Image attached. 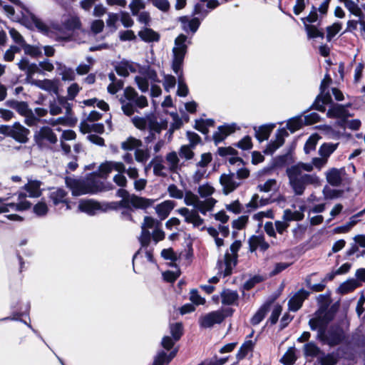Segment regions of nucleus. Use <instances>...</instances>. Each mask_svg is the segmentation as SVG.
Here are the masks:
<instances>
[{
  "instance_id": "864d4df0",
  "label": "nucleus",
  "mask_w": 365,
  "mask_h": 365,
  "mask_svg": "<svg viewBox=\"0 0 365 365\" xmlns=\"http://www.w3.org/2000/svg\"><path fill=\"white\" fill-rule=\"evenodd\" d=\"M304 28L309 38H324V33L319 31L315 26L304 24Z\"/></svg>"
},
{
  "instance_id": "6ab92c4d",
  "label": "nucleus",
  "mask_w": 365,
  "mask_h": 365,
  "mask_svg": "<svg viewBox=\"0 0 365 365\" xmlns=\"http://www.w3.org/2000/svg\"><path fill=\"white\" fill-rule=\"evenodd\" d=\"M224 319L222 311H214L201 316L199 318V324L202 328L208 329L216 324H220Z\"/></svg>"
},
{
  "instance_id": "a19ab883",
  "label": "nucleus",
  "mask_w": 365,
  "mask_h": 365,
  "mask_svg": "<svg viewBox=\"0 0 365 365\" xmlns=\"http://www.w3.org/2000/svg\"><path fill=\"white\" fill-rule=\"evenodd\" d=\"M178 349H175L167 355L165 352L160 351L155 356L153 365H163L168 364L176 355Z\"/></svg>"
},
{
  "instance_id": "7ed1b4c3",
  "label": "nucleus",
  "mask_w": 365,
  "mask_h": 365,
  "mask_svg": "<svg viewBox=\"0 0 365 365\" xmlns=\"http://www.w3.org/2000/svg\"><path fill=\"white\" fill-rule=\"evenodd\" d=\"M15 5V8L10 5H4L3 9L8 17L14 21L20 22L27 28L33 25L41 33L48 35L49 27L41 19L26 9L19 0H9Z\"/></svg>"
},
{
  "instance_id": "cd10ccee",
  "label": "nucleus",
  "mask_w": 365,
  "mask_h": 365,
  "mask_svg": "<svg viewBox=\"0 0 365 365\" xmlns=\"http://www.w3.org/2000/svg\"><path fill=\"white\" fill-rule=\"evenodd\" d=\"M42 182L37 180H29L28 182L23 187V189L28 192L30 197H38L42 194L41 189Z\"/></svg>"
},
{
  "instance_id": "3c124183",
  "label": "nucleus",
  "mask_w": 365,
  "mask_h": 365,
  "mask_svg": "<svg viewBox=\"0 0 365 365\" xmlns=\"http://www.w3.org/2000/svg\"><path fill=\"white\" fill-rule=\"evenodd\" d=\"M297 359L294 347H290L281 359V362L284 365H292Z\"/></svg>"
},
{
  "instance_id": "423d86ee",
  "label": "nucleus",
  "mask_w": 365,
  "mask_h": 365,
  "mask_svg": "<svg viewBox=\"0 0 365 365\" xmlns=\"http://www.w3.org/2000/svg\"><path fill=\"white\" fill-rule=\"evenodd\" d=\"M131 121L138 130H148V135L144 138L145 142L148 144L156 140L157 136L160 134L162 130L168 128L167 120L158 121L153 114L146 115L143 117L135 116L131 119Z\"/></svg>"
},
{
  "instance_id": "1a4fd4ad",
  "label": "nucleus",
  "mask_w": 365,
  "mask_h": 365,
  "mask_svg": "<svg viewBox=\"0 0 365 365\" xmlns=\"http://www.w3.org/2000/svg\"><path fill=\"white\" fill-rule=\"evenodd\" d=\"M113 170L118 173L113 177V182L118 186L124 187L127 185V179L123 173L125 172V166L122 162L106 161L99 166L98 178H106Z\"/></svg>"
},
{
  "instance_id": "680f3d73",
  "label": "nucleus",
  "mask_w": 365,
  "mask_h": 365,
  "mask_svg": "<svg viewBox=\"0 0 365 365\" xmlns=\"http://www.w3.org/2000/svg\"><path fill=\"white\" fill-rule=\"evenodd\" d=\"M200 199L197 195L190 191L186 192L184 196L185 203L188 206H192L196 208Z\"/></svg>"
},
{
  "instance_id": "052dcab7",
  "label": "nucleus",
  "mask_w": 365,
  "mask_h": 365,
  "mask_svg": "<svg viewBox=\"0 0 365 365\" xmlns=\"http://www.w3.org/2000/svg\"><path fill=\"white\" fill-rule=\"evenodd\" d=\"M170 329L174 341L179 340L182 334V324L179 322L172 324L170 326Z\"/></svg>"
},
{
  "instance_id": "2eb2a0df",
  "label": "nucleus",
  "mask_w": 365,
  "mask_h": 365,
  "mask_svg": "<svg viewBox=\"0 0 365 365\" xmlns=\"http://www.w3.org/2000/svg\"><path fill=\"white\" fill-rule=\"evenodd\" d=\"M135 81L139 90L143 93H145L148 91L149 81L151 84L160 82L158 77L157 72L150 67L145 69L141 73V76H136L135 77Z\"/></svg>"
},
{
  "instance_id": "9d476101",
  "label": "nucleus",
  "mask_w": 365,
  "mask_h": 365,
  "mask_svg": "<svg viewBox=\"0 0 365 365\" xmlns=\"http://www.w3.org/2000/svg\"><path fill=\"white\" fill-rule=\"evenodd\" d=\"M241 242L235 241L230 247V252H227L222 259L217 262V268H219L220 275L227 277L232 274L233 268L237 264V252L241 247Z\"/></svg>"
},
{
  "instance_id": "bf43d9fd",
  "label": "nucleus",
  "mask_w": 365,
  "mask_h": 365,
  "mask_svg": "<svg viewBox=\"0 0 365 365\" xmlns=\"http://www.w3.org/2000/svg\"><path fill=\"white\" fill-rule=\"evenodd\" d=\"M197 192L201 197L208 198L214 193L215 188L210 184L205 183L199 186Z\"/></svg>"
},
{
  "instance_id": "b1692460",
  "label": "nucleus",
  "mask_w": 365,
  "mask_h": 365,
  "mask_svg": "<svg viewBox=\"0 0 365 365\" xmlns=\"http://www.w3.org/2000/svg\"><path fill=\"white\" fill-rule=\"evenodd\" d=\"M309 294V293L304 289L297 291L288 302L289 310L291 312L298 311Z\"/></svg>"
},
{
  "instance_id": "f8f14e48",
  "label": "nucleus",
  "mask_w": 365,
  "mask_h": 365,
  "mask_svg": "<svg viewBox=\"0 0 365 365\" xmlns=\"http://www.w3.org/2000/svg\"><path fill=\"white\" fill-rule=\"evenodd\" d=\"M26 193L19 192L16 202H8V198L0 197V213L29 210L31 203L26 200Z\"/></svg>"
},
{
  "instance_id": "8fccbe9b",
  "label": "nucleus",
  "mask_w": 365,
  "mask_h": 365,
  "mask_svg": "<svg viewBox=\"0 0 365 365\" xmlns=\"http://www.w3.org/2000/svg\"><path fill=\"white\" fill-rule=\"evenodd\" d=\"M255 346V341L252 340L245 341V343L241 346L238 353L237 354V358L238 359H242L245 358L247 354L252 351Z\"/></svg>"
},
{
  "instance_id": "f257e3e1",
  "label": "nucleus",
  "mask_w": 365,
  "mask_h": 365,
  "mask_svg": "<svg viewBox=\"0 0 365 365\" xmlns=\"http://www.w3.org/2000/svg\"><path fill=\"white\" fill-rule=\"evenodd\" d=\"M327 163V160L321 156L312 158L311 163L299 162L286 169L289 186L295 195H302L309 185L316 186L319 184V178L316 174L305 172H312L314 168L321 170Z\"/></svg>"
},
{
  "instance_id": "c03bdc74",
  "label": "nucleus",
  "mask_w": 365,
  "mask_h": 365,
  "mask_svg": "<svg viewBox=\"0 0 365 365\" xmlns=\"http://www.w3.org/2000/svg\"><path fill=\"white\" fill-rule=\"evenodd\" d=\"M339 143H324L319 149V154L320 156L325 158L327 160L329 157L336 150Z\"/></svg>"
},
{
  "instance_id": "0eeeda50",
  "label": "nucleus",
  "mask_w": 365,
  "mask_h": 365,
  "mask_svg": "<svg viewBox=\"0 0 365 365\" xmlns=\"http://www.w3.org/2000/svg\"><path fill=\"white\" fill-rule=\"evenodd\" d=\"M65 183L73 195L78 196L88 193H96L103 190V183L98 178L97 173H93L86 180H81L71 177H66Z\"/></svg>"
},
{
  "instance_id": "6e6d98bb",
  "label": "nucleus",
  "mask_w": 365,
  "mask_h": 365,
  "mask_svg": "<svg viewBox=\"0 0 365 365\" xmlns=\"http://www.w3.org/2000/svg\"><path fill=\"white\" fill-rule=\"evenodd\" d=\"M268 311V307L267 306H262L259 309V310L255 313V314L251 319V323L252 325L259 324L264 318L267 312Z\"/></svg>"
},
{
  "instance_id": "49530a36",
  "label": "nucleus",
  "mask_w": 365,
  "mask_h": 365,
  "mask_svg": "<svg viewBox=\"0 0 365 365\" xmlns=\"http://www.w3.org/2000/svg\"><path fill=\"white\" fill-rule=\"evenodd\" d=\"M268 199L259 198L257 194H255L251 200L247 204L248 211H253L257 208L268 204Z\"/></svg>"
},
{
  "instance_id": "a18cd8bd",
  "label": "nucleus",
  "mask_w": 365,
  "mask_h": 365,
  "mask_svg": "<svg viewBox=\"0 0 365 365\" xmlns=\"http://www.w3.org/2000/svg\"><path fill=\"white\" fill-rule=\"evenodd\" d=\"M273 128L274 125L259 127L257 130L255 129V137L260 142L267 140Z\"/></svg>"
},
{
  "instance_id": "dca6fc26",
  "label": "nucleus",
  "mask_w": 365,
  "mask_h": 365,
  "mask_svg": "<svg viewBox=\"0 0 365 365\" xmlns=\"http://www.w3.org/2000/svg\"><path fill=\"white\" fill-rule=\"evenodd\" d=\"M153 201L150 199L139 197L135 195H131L125 199H122L119 202V206L125 209H146L152 205Z\"/></svg>"
},
{
  "instance_id": "e2e57ef3",
  "label": "nucleus",
  "mask_w": 365,
  "mask_h": 365,
  "mask_svg": "<svg viewBox=\"0 0 365 365\" xmlns=\"http://www.w3.org/2000/svg\"><path fill=\"white\" fill-rule=\"evenodd\" d=\"M342 25L339 22H335L331 26H328L327 29V39L330 41L332 38L336 35L341 29Z\"/></svg>"
},
{
  "instance_id": "393cba45",
  "label": "nucleus",
  "mask_w": 365,
  "mask_h": 365,
  "mask_svg": "<svg viewBox=\"0 0 365 365\" xmlns=\"http://www.w3.org/2000/svg\"><path fill=\"white\" fill-rule=\"evenodd\" d=\"M346 106L341 105H334L327 111V116L329 118H341L342 120L337 122V124L342 127L345 123V120L350 116L349 111L346 109Z\"/></svg>"
},
{
  "instance_id": "774afa93",
  "label": "nucleus",
  "mask_w": 365,
  "mask_h": 365,
  "mask_svg": "<svg viewBox=\"0 0 365 365\" xmlns=\"http://www.w3.org/2000/svg\"><path fill=\"white\" fill-rule=\"evenodd\" d=\"M9 35L14 42L21 47L26 43L23 36L15 29L10 28L9 30Z\"/></svg>"
},
{
  "instance_id": "6e6552de",
  "label": "nucleus",
  "mask_w": 365,
  "mask_h": 365,
  "mask_svg": "<svg viewBox=\"0 0 365 365\" xmlns=\"http://www.w3.org/2000/svg\"><path fill=\"white\" fill-rule=\"evenodd\" d=\"M121 109L127 116L134 114L136 109H143L148 106V99L143 95H139L132 87H126L123 95L120 98Z\"/></svg>"
},
{
  "instance_id": "c9c22d12",
  "label": "nucleus",
  "mask_w": 365,
  "mask_h": 365,
  "mask_svg": "<svg viewBox=\"0 0 365 365\" xmlns=\"http://www.w3.org/2000/svg\"><path fill=\"white\" fill-rule=\"evenodd\" d=\"M115 71L119 76L126 77L130 73L136 71V65L129 61H121L115 66Z\"/></svg>"
},
{
  "instance_id": "58836bf2",
  "label": "nucleus",
  "mask_w": 365,
  "mask_h": 365,
  "mask_svg": "<svg viewBox=\"0 0 365 365\" xmlns=\"http://www.w3.org/2000/svg\"><path fill=\"white\" fill-rule=\"evenodd\" d=\"M6 105L16 110L22 116L27 115V113L31 110L29 108L27 103L24 101L10 100L6 102Z\"/></svg>"
},
{
  "instance_id": "ddd939ff",
  "label": "nucleus",
  "mask_w": 365,
  "mask_h": 365,
  "mask_svg": "<svg viewBox=\"0 0 365 365\" xmlns=\"http://www.w3.org/2000/svg\"><path fill=\"white\" fill-rule=\"evenodd\" d=\"M34 140L40 148L44 149L48 148L51 145L56 143L58 139L51 128L43 126L35 133Z\"/></svg>"
},
{
  "instance_id": "f03ea898",
  "label": "nucleus",
  "mask_w": 365,
  "mask_h": 365,
  "mask_svg": "<svg viewBox=\"0 0 365 365\" xmlns=\"http://www.w3.org/2000/svg\"><path fill=\"white\" fill-rule=\"evenodd\" d=\"M333 317L334 314L331 311L321 307L309 322L311 329L317 331V338L329 346L337 345L344 339V333L340 327H331L327 329V326Z\"/></svg>"
},
{
  "instance_id": "338daca9",
  "label": "nucleus",
  "mask_w": 365,
  "mask_h": 365,
  "mask_svg": "<svg viewBox=\"0 0 365 365\" xmlns=\"http://www.w3.org/2000/svg\"><path fill=\"white\" fill-rule=\"evenodd\" d=\"M134 155L135 160L140 163H146L150 158V153L147 149H136Z\"/></svg>"
},
{
  "instance_id": "5fc2aeb1",
  "label": "nucleus",
  "mask_w": 365,
  "mask_h": 365,
  "mask_svg": "<svg viewBox=\"0 0 365 365\" xmlns=\"http://www.w3.org/2000/svg\"><path fill=\"white\" fill-rule=\"evenodd\" d=\"M346 8L354 16L361 18L363 13L357 4L351 0L345 1Z\"/></svg>"
},
{
  "instance_id": "5701e85b",
  "label": "nucleus",
  "mask_w": 365,
  "mask_h": 365,
  "mask_svg": "<svg viewBox=\"0 0 365 365\" xmlns=\"http://www.w3.org/2000/svg\"><path fill=\"white\" fill-rule=\"evenodd\" d=\"M63 108L66 109L68 114L71 110V106L65 97H58L56 100L51 101L49 104V113L52 115H56L62 113Z\"/></svg>"
},
{
  "instance_id": "2f4dec72",
  "label": "nucleus",
  "mask_w": 365,
  "mask_h": 365,
  "mask_svg": "<svg viewBox=\"0 0 365 365\" xmlns=\"http://www.w3.org/2000/svg\"><path fill=\"white\" fill-rule=\"evenodd\" d=\"M56 72L61 76L64 81H71L75 79L76 73L73 68L67 67L66 65L57 62L56 63Z\"/></svg>"
},
{
  "instance_id": "4be33fe9",
  "label": "nucleus",
  "mask_w": 365,
  "mask_h": 365,
  "mask_svg": "<svg viewBox=\"0 0 365 365\" xmlns=\"http://www.w3.org/2000/svg\"><path fill=\"white\" fill-rule=\"evenodd\" d=\"M237 129H240V128L235 123L220 125L217 128V130L213 134V140L215 144H218Z\"/></svg>"
},
{
  "instance_id": "72a5a7b5",
  "label": "nucleus",
  "mask_w": 365,
  "mask_h": 365,
  "mask_svg": "<svg viewBox=\"0 0 365 365\" xmlns=\"http://www.w3.org/2000/svg\"><path fill=\"white\" fill-rule=\"evenodd\" d=\"M361 285V284L358 282L356 277L350 278L341 283L338 287L337 290L339 293L341 294H346L353 292Z\"/></svg>"
},
{
  "instance_id": "bb28decb",
  "label": "nucleus",
  "mask_w": 365,
  "mask_h": 365,
  "mask_svg": "<svg viewBox=\"0 0 365 365\" xmlns=\"http://www.w3.org/2000/svg\"><path fill=\"white\" fill-rule=\"evenodd\" d=\"M345 169L344 168L337 169L335 168L328 170L326 173V178L327 182L334 187L341 185L342 182V176L345 175Z\"/></svg>"
},
{
  "instance_id": "4d7b16f0",
  "label": "nucleus",
  "mask_w": 365,
  "mask_h": 365,
  "mask_svg": "<svg viewBox=\"0 0 365 365\" xmlns=\"http://www.w3.org/2000/svg\"><path fill=\"white\" fill-rule=\"evenodd\" d=\"M33 211L35 215L38 217L46 215L48 212V207L46 202L39 201L33 207Z\"/></svg>"
},
{
  "instance_id": "37998d69",
  "label": "nucleus",
  "mask_w": 365,
  "mask_h": 365,
  "mask_svg": "<svg viewBox=\"0 0 365 365\" xmlns=\"http://www.w3.org/2000/svg\"><path fill=\"white\" fill-rule=\"evenodd\" d=\"M304 125L303 115H297L289 118L287 122V128L294 133L300 129Z\"/></svg>"
},
{
  "instance_id": "20e7f679",
  "label": "nucleus",
  "mask_w": 365,
  "mask_h": 365,
  "mask_svg": "<svg viewBox=\"0 0 365 365\" xmlns=\"http://www.w3.org/2000/svg\"><path fill=\"white\" fill-rule=\"evenodd\" d=\"M187 36L184 34L179 35L175 40V46L173 48L172 68L178 76V95L185 97L188 94V88L182 79V64L187 53Z\"/></svg>"
},
{
  "instance_id": "c756f323",
  "label": "nucleus",
  "mask_w": 365,
  "mask_h": 365,
  "mask_svg": "<svg viewBox=\"0 0 365 365\" xmlns=\"http://www.w3.org/2000/svg\"><path fill=\"white\" fill-rule=\"evenodd\" d=\"M220 298L222 304L224 305H236L239 299V294L237 291L227 289L222 291Z\"/></svg>"
},
{
  "instance_id": "39448f33",
  "label": "nucleus",
  "mask_w": 365,
  "mask_h": 365,
  "mask_svg": "<svg viewBox=\"0 0 365 365\" xmlns=\"http://www.w3.org/2000/svg\"><path fill=\"white\" fill-rule=\"evenodd\" d=\"M217 200L213 197H208L204 200H199L195 209L189 210L186 207H182L178 210V213L184 217L187 223L192 224L194 228L200 230H205L204 220L200 216L199 212L205 215L207 212L213 210Z\"/></svg>"
},
{
  "instance_id": "13d9d810",
  "label": "nucleus",
  "mask_w": 365,
  "mask_h": 365,
  "mask_svg": "<svg viewBox=\"0 0 365 365\" xmlns=\"http://www.w3.org/2000/svg\"><path fill=\"white\" fill-rule=\"evenodd\" d=\"M26 55L31 57H37L41 54V50L37 46H34L26 43L21 46Z\"/></svg>"
},
{
  "instance_id": "09e8293b",
  "label": "nucleus",
  "mask_w": 365,
  "mask_h": 365,
  "mask_svg": "<svg viewBox=\"0 0 365 365\" xmlns=\"http://www.w3.org/2000/svg\"><path fill=\"white\" fill-rule=\"evenodd\" d=\"M166 161L168 165V170L175 172L178 168L179 158L175 152H170L166 155Z\"/></svg>"
},
{
  "instance_id": "f704fd0d",
  "label": "nucleus",
  "mask_w": 365,
  "mask_h": 365,
  "mask_svg": "<svg viewBox=\"0 0 365 365\" xmlns=\"http://www.w3.org/2000/svg\"><path fill=\"white\" fill-rule=\"evenodd\" d=\"M79 128L83 134L91 132L101 134L104 132V125L102 123H88L87 121H81Z\"/></svg>"
},
{
  "instance_id": "a878e982",
  "label": "nucleus",
  "mask_w": 365,
  "mask_h": 365,
  "mask_svg": "<svg viewBox=\"0 0 365 365\" xmlns=\"http://www.w3.org/2000/svg\"><path fill=\"white\" fill-rule=\"evenodd\" d=\"M182 29L186 33L191 32L194 34L200 25V21L197 17H190L187 16H181L179 19Z\"/></svg>"
},
{
  "instance_id": "9b49d317",
  "label": "nucleus",
  "mask_w": 365,
  "mask_h": 365,
  "mask_svg": "<svg viewBox=\"0 0 365 365\" xmlns=\"http://www.w3.org/2000/svg\"><path fill=\"white\" fill-rule=\"evenodd\" d=\"M29 133V130L19 122L14 123L12 125H0V134L11 137L21 143H25L28 141Z\"/></svg>"
},
{
  "instance_id": "79ce46f5",
  "label": "nucleus",
  "mask_w": 365,
  "mask_h": 365,
  "mask_svg": "<svg viewBox=\"0 0 365 365\" xmlns=\"http://www.w3.org/2000/svg\"><path fill=\"white\" fill-rule=\"evenodd\" d=\"M304 354L307 357H319L322 351L314 342H308L304 345Z\"/></svg>"
},
{
  "instance_id": "4468645a",
  "label": "nucleus",
  "mask_w": 365,
  "mask_h": 365,
  "mask_svg": "<svg viewBox=\"0 0 365 365\" xmlns=\"http://www.w3.org/2000/svg\"><path fill=\"white\" fill-rule=\"evenodd\" d=\"M331 79L328 73H327L320 85V93L317 97L313 106L319 111H325V105L331 101V97L327 89L331 83Z\"/></svg>"
},
{
  "instance_id": "a211bd4d",
  "label": "nucleus",
  "mask_w": 365,
  "mask_h": 365,
  "mask_svg": "<svg viewBox=\"0 0 365 365\" xmlns=\"http://www.w3.org/2000/svg\"><path fill=\"white\" fill-rule=\"evenodd\" d=\"M48 198L52 204L57 207L59 205L66 206V210H71V202L68 198V192L61 187L52 188L49 191Z\"/></svg>"
},
{
  "instance_id": "aec40b11",
  "label": "nucleus",
  "mask_w": 365,
  "mask_h": 365,
  "mask_svg": "<svg viewBox=\"0 0 365 365\" xmlns=\"http://www.w3.org/2000/svg\"><path fill=\"white\" fill-rule=\"evenodd\" d=\"M349 346L348 345L340 347L337 349L336 353H331L324 354L322 352L319 356L318 360L320 365H335L338 361V358L339 356L349 359L351 358L349 356L346 355L344 350L349 349Z\"/></svg>"
},
{
  "instance_id": "0e129e2a",
  "label": "nucleus",
  "mask_w": 365,
  "mask_h": 365,
  "mask_svg": "<svg viewBox=\"0 0 365 365\" xmlns=\"http://www.w3.org/2000/svg\"><path fill=\"white\" fill-rule=\"evenodd\" d=\"M64 26L68 30L78 29L81 26L80 20L76 16H71L63 21Z\"/></svg>"
},
{
  "instance_id": "7c9ffc66",
  "label": "nucleus",
  "mask_w": 365,
  "mask_h": 365,
  "mask_svg": "<svg viewBox=\"0 0 365 365\" xmlns=\"http://www.w3.org/2000/svg\"><path fill=\"white\" fill-rule=\"evenodd\" d=\"M19 68L24 71L28 77L32 76L34 73L39 72V68L37 64L31 63L29 61L24 57L17 63Z\"/></svg>"
},
{
  "instance_id": "473e14b6",
  "label": "nucleus",
  "mask_w": 365,
  "mask_h": 365,
  "mask_svg": "<svg viewBox=\"0 0 365 365\" xmlns=\"http://www.w3.org/2000/svg\"><path fill=\"white\" fill-rule=\"evenodd\" d=\"M175 207V202L171 200H165L155 207V212L161 220L165 219Z\"/></svg>"
},
{
  "instance_id": "69168bd1",
  "label": "nucleus",
  "mask_w": 365,
  "mask_h": 365,
  "mask_svg": "<svg viewBox=\"0 0 365 365\" xmlns=\"http://www.w3.org/2000/svg\"><path fill=\"white\" fill-rule=\"evenodd\" d=\"M277 187V181L274 179H269L264 184H259L257 189L260 192H268Z\"/></svg>"
},
{
  "instance_id": "ea45409f",
  "label": "nucleus",
  "mask_w": 365,
  "mask_h": 365,
  "mask_svg": "<svg viewBox=\"0 0 365 365\" xmlns=\"http://www.w3.org/2000/svg\"><path fill=\"white\" fill-rule=\"evenodd\" d=\"M250 244L252 250L259 249L261 251H266L269 247V243L262 236H253L250 240Z\"/></svg>"
},
{
  "instance_id": "f3484780",
  "label": "nucleus",
  "mask_w": 365,
  "mask_h": 365,
  "mask_svg": "<svg viewBox=\"0 0 365 365\" xmlns=\"http://www.w3.org/2000/svg\"><path fill=\"white\" fill-rule=\"evenodd\" d=\"M108 206L101 204L93 200H81L78 205L80 212H85L88 215H95L99 212H106Z\"/></svg>"
},
{
  "instance_id": "4c0bfd02",
  "label": "nucleus",
  "mask_w": 365,
  "mask_h": 365,
  "mask_svg": "<svg viewBox=\"0 0 365 365\" xmlns=\"http://www.w3.org/2000/svg\"><path fill=\"white\" fill-rule=\"evenodd\" d=\"M140 38L145 42H158L160 40V35L151 29L145 28L138 33Z\"/></svg>"
},
{
  "instance_id": "c85d7f7f",
  "label": "nucleus",
  "mask_w": 365,
  "mask_h": 365,
  "mask_svg": "<svg viewBox=\"0 0 365 365\" xmlns=\"http://www.w3.org/2000/svg\"><path fill=\"white\" fill-rule=\"evenodd\" d=\"M287 135L288 133L284 128L279 129L276 133L275 140L272 141L268 144L265 152L267 153H274L277 149H278L284 144V137Z\"/></svg>"
},
{
  "instance_id": "603ef678",
  "label": "nucleus",
  "mask_w": 365,
  "mask_h": 365,
  "mask_svg": "<svg viewBox=\"0 0 365 365\" xmlns=\"http://www.w3.org/2000/svg\"><path fill=\"white\" fill-rule=\"evenodd\" d=\"M319 139V138L317 135H312L308 138L304 147L306 154H309L315 150Z\"/></svg>"
},
{
  "instance_id": "412c9836",
  "label": "nucleus",
  "mask_w": 365,
  "mask_h": 365,
  "mask_svg": "<svg viewBox=\"0 0 365 365\" xmlns=\"http://www.w3.org/2000/svg\"><path fill=\"white\" fill-rule=\"evenodd\" d=\"M220 183L225 195L233 192L240 185V182L236 180L235 174L233 173L222 174L220 177Z\"/></svg>"
},
{
  "instance_id": "e433bc0d",
  "label": "nucleus",
  "mask_w": 365,
  "mask_h": 365,
  "mask_svg": "<svg viewBox=\"0 0 365 365\" xmlns=\"http://www.w3.org/2000/svg\"><path fill=\"white\" fill-rule=\"evenodd\" d=\"M150 166H153V173L157 176H166L167 171L168 170V168H167L163 165V160L162 157L157 156L155 157L150 163Z\"/></svg>"
},
{
  "instance_id": "de8ad7c7",
  "label": "nucleus",
  "mask_w": 365,
  "mask_h": 365,
  "mask_svg": "<svg viewBox=\"0 0 365 365\" xmlns=\"http://www.w3.org/2000/svg\"><path fill=\"white\" fill-rule=\"evenodd\" d=\"M142 145V141L133 137L128 138L121 143V148L124 150H133L138 149Z\"/></svg>"
}]
</instances>
